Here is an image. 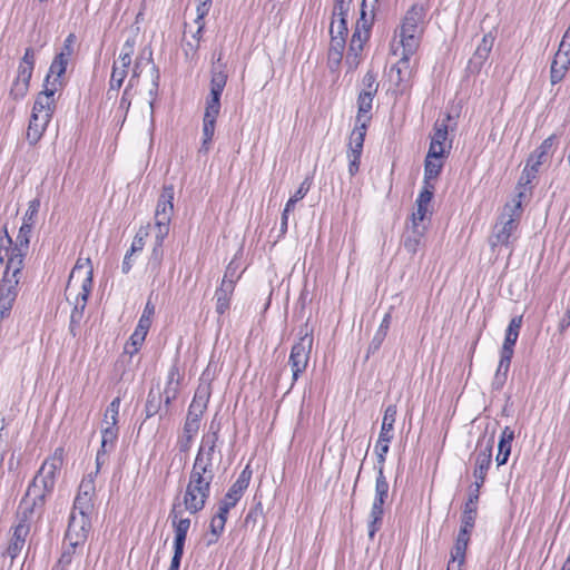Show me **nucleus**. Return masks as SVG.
I'll use <instances>...</instances> for the list:
<instances>
[{"label":"nucleus","instance_id":"72a5a7b5","mask_svg":"<svg viewBox=\"0 0 570 570\" xmlns=\"http://www.w3.org/2000/svg\"><path fill=\"white\" fill-rule=\"evenodd\" d=\"M382 503H372L371 512L368 514V538L372 540L375 533L381 529L383 523L384 509Z\"/></svg>","mask_w":570,"mask_h":570},{"label":"nucleus","instance_id":"f704fd0d","mask_svg":"<svg viewBox=\"0 0 570 570\" xmlns=\"http://www.w3.org/2000/svg\"><path fill=\"white\" fill-rule=\"evenodd\" d=\"M196 24V30L194 32H191L190 35V39H187L186 37L184 38V51H185V55L188 57H194L198 49H199V46H200V40H202V37H203V32H204V29H205V22H194Z\"/></svg>","mask_w":570,"mask_h":570},{"label":"nucleus","instance_id":"37998d69","mask_svg":"<svg viewBox=\"0 0 570 570\" xmlns=\"http://www.w3.org/2000/svg\"><path fill=\"white\" fill-rule=\"evenodd\" d=\"M94 510L92 498L88 495L77 494L73 501V508L71 512H76L78 515L90 518Z\"/></svg>","mask_w":570,"mask_h":570},{"label":"nucleus","instance_id":"603ef678","mask_svg":"<svg viewBox=\"0 0 570 570\" xmlns=\"http://www.w3.org/2000/svg\"><path fill=\"white\" fill-rule=\"evenodd\" d=\"M244 491L245 489L242 488V483H233L220 502L227 504L230 508H234L243 497Z\"/></svg>","mask_w":570,"mask_h":570},{"label":"nucleus","instance_id":"6e6552de","mask_svg":"<svg viewBox=\"0 0 570 570\" xmlns=\"http://www.w3.org/2000/svg\"><path fill=\"white\" fill-rule=\"evenodd\" d=\"M423 7L414 4L405 13L400 28L402 50L415 53L420 46V23L423 21Z\"/></svg>","mask_w":570,"mask_h":570},{"label":"nucleus","instance_id":"8fccbe9b","mask_svg":"<svg viewBox=\"0 0 570 570\" xmlns=\"http://www.w3.org/2000/svg\"><path fill=\"white\" fill-rule=\"evenodd\" d=\"M423 233L417 229V227H413L411 234L406 235L403 242L404 248L407 253L414 255L416 254Z\"/></svg>","mask_w":570,"mask_h":570},{"label":"nucleus","instance_id":"f8f14e48","mask_svg":"<svg viewBox=\"0 0 570 570\" xmlns=\"http://www.w3.org/2000/svg\"><path fill=\"white\" fill-rule=\"evenodd\" d=\"M35 63L36 52L33 48L29 47L24 50V55L19 62L17 77L13 80L9 91V95L12 99L21 100L28 94Z\"/></svg>","mask_w":570,"mask_h":570},{"label":"nucleus","instance_id":"79ce46f5","mask_svg":"<svg viewBox=\"0 0 570 570\" xmlns=\"http://www.w3.org/2000/svg\"><path fill=\"white\" fill-rule=\"evenodd\" d=\"M118 439V428L117 425L107 424L105 429L101 431V445L100 449L110 452L114 450L116 441Z\"/></svg>","mask_w":570,"mask_h":570},{"label":"nucleus","instance_id":"6ab92c4d","mask_svg":"<svg viewBox=\"0 0 570 570\" xmlns=\"http://www.w3.org/2000/svg\"><path fill=\"white\" fill-rule=\"evenodd\" d=\"M451 119L448 115L442 121L438 120L433 128V135L429 147L430 157L440 159L445 154V141L448 139V121Z\"/></svg>","mask_w":570,"mask_h":570},{"label":"nucleus","instance_id":"aec40b11","mask_svg":"<svg viewBox=\"0 0 570 570\" xmlns=\"http://www.w3.org/2000/svg\"><path fill=\"white\" fill-rule=\"evenodd\" d=\"M569 66L570 49H566V45L560 43L550 68V80L552 85L560 82L564 78Z\"/></svg>","mask_w":570,"mask_h":570},{"label":"nucleus","instance_id":"f257e3e1","mask_svg":"<svg viewBox=\"0 0 570 570\" xmlns=\"http://www.w3.org/2000/svg\"><path fill=\"white\" fill-rule=\"evenodd\" d=\"M63 448H57L48 456L28 485L27 492L20 502L23 514H36L40 518L45 511L46 500L53 492L56 480L63 464Z\"/></svg>","mask_w":570,"mask_h":570},{"label":"nucleus","instance_id":"774afa93","mask_svg":"<svg viewBox=\"0 0 570 570\" xmlns=\"http://www.w3.org/2000/svg\"><path fill=\"white\" fill-rule=\"evenodd\" d=\"M77 494L88 495L89 498H94L95 482H94L92 474H89L88 478H86L81 481Z\"/></svg>","mask_w":570,"mask_h":570},{"label":"nucleus","instance_id":"de8ad7c7","mask_svg":"<svg viewBox=\"0 0 570 570\" xmlns=\"http://www.w3.org/2000/svg\"><path fill=\"white\" fill-rule=\"evenodd\" d=\"M135 45H136V37H129L125 43L122 45L119 60L117 61L118 65L122 66L124 68H129L131 65V57L135 52Z\"/></svg>","mask_w":570,"mask_h":570},{"label":"nucleus","instance_id":"9d476101","mask_svg":"<svg viewBox=\"0 0 570 570\" xmlns=\"http://www.w3.org/2000/svg\"><path fill=\"white\" fill-rule=\"evenodd\" d=\"M169 519L175 532L174 538V554L168 570H179L181 558L184 554L185 542L187 533L190 528V519L181 517L180 503L174 502L169 512Z\"/></svg>","mask_w":570,"mask_h":570},{"label":"nucleus","instance_id":"052dcab7","mask_svg":"<svg viewBox=\"0 0 570 570\" xmlns=\"http://www.w3.org/2000/svg\"><path fill=\"white\" fill-rule=\"evenodd\" d=\"M434 189H435L434 184L429 183V181H423V188L420 191V194L415 200V204L429 206L433 198Z\"/></svg>","mask_w":570,"mask_h":570},{"label":"nucleus","instance_id":"338daca9","mask_svg":"<svg viewBox=\"0 0 570 570\" xmlns=\"http://www.w3.org/2000/svg\"><path fill=\"white\" fill-rule=\"evenodd\" d=\"M352 0H334L333 18L344 17L347 18Z\"/></svg>","mask_w":570,"mask_h":570},{"label":"nucleus","instance_id":"6e6d98bb","mask_svg":"<svg viewBox=\"0 0 570 570\" xmlns=\"http://www.w3.org/2000/svg\"><path fill=\"white\" fill-rule=\"evenodd\" d=\"M363 89L360 92L375 96L379 90V82L376 81V75L368 70L362 79Z\"/></svg>","mask_w":570,"mask_h":570},{"label":"nucleus","instance_id":"bb28decb","mask_svg":"<svg viewBox=\"0 0 570 570\" xmlns=\"http://www.w3.org/2000/svg\"><path fill=\"white\" fill-rule=\"evenodd\" d=\"M470 538L471 532H468L465 530L459 531L453 549L451 551V560L449 562L450 566L451 563L458 561V567L459 569H461V567L464 564Z\"/></svg>","mask_w":570,"mask_h":570},{"label":"nucleus","instance_id":"412c9836","mask_svg":"<svg viewBox=\"0 0 570 570\" xmlns=\"http://www.w3.org/2000/svg\"><path fill=\"white\" fill-rule=\"evenodd\" d=\"M493 443H494V435L488 440V443L484 449H481L478 451L475 456V464L473 470V476L476 480H484L487 479L488 471L492 463V450H493Z\"/></svg>","mask_w":570,"mask_h":570},{"label":"nucleus","instance_id":"dca6fc26","mask_svg":"<svg viewBox=\"0 0 570 570\" xmlns=\"http://www.w3.org/2000/svg\"><path fill=\"white\" fill-rule=\"evenodd\" d=\"M413 55L414 53H407L402 50V57L389 70L387 76L390 82L401 91L410 86V81L413 76V68L410 63V58Z\"/></svg>","mask_w":570,"mask_h":570},{"label":"nucleus","instance_id":"473e14b6","mask_svg":"<svg viewBox=\"0 0 570 570\" xmlns=\"http://www.w3.org/2000/svg\"><path fill=\"white\" fill-rule=\"evenodd\" d=\"M513 352L508 350H501L500 352V361L494 375V384H498V386H502L507 381Z\"/></svg>","mask_w":570,"mask_h":570},{"label":"nucleus","instance_id":"a211bd4d","mask_svg":"<svg viewBox=\"0 0 570 570\" xmlns=\"http://www.w3.org/2000/svg\"><path fill=\"white\" fill-rule=\"evenodd\" d=\"M33 515L35 514H29L26 518L23 514V511L21 512V519H20L19 523L13 529V534H12V538H11L10 543L7 549V553H8V556H10L11 559L17 558L18 554L21 552V550L24 546V542H26V538L28 537V534L30 532V524L28 521Z\"/></svg>","mask_w":570,"mask_h":570},{"label":"nucleus","instance_id":"c756f323","mask_svg":"<svg viewBox=\"0 0 570 570\" xmlns=\"http://www.w3.org/2000/svg\"><path fill=\"white\" fill-rule=\"evenodd\" d=\"M70 62V59L63 58L59 55H56L51 65L49 67V71L46 76V79L50 82H58L57 87H63L62 76L65 75L67 67Z\"/></svg>","mask_w":570,"mask_h":570},{"label":"nucleus","instance_id":"c03bdc74","mask_svg":"<svg viewBox=\"0 0 570 570\" xmlns=\"http://www.w3.org/2000/svg\"><path fill=\"white\" fill-rule=\"evenodd\" d=\"M366 131L367 127H364V125H355L354 129L350 135L348 148L352 150H358L360 153H363Z\"/></svg>","mask_w":570,"mask_h":570},{"label":"nucleus","instance_id":"f03ea898","mask_svg":"<svg viewBox=\"0 0 570 570\" xmlns=\"http://www.w3.org/2000/svg\"><path fill=\"white\" fill-rule=\"evenodd\" d=\"M220 463L196 454L184 494V505L190 514H196L205 508Z\"/></svg>","mask_w":570,"mask_h":570},{"label":"nucleus","instance_id":"09e8293b","mask_svg":"<svg viewBox=\"0 0 570 570\" xmlns=\"http://www.w3.org/2000/svg\"><path fill=\"white\" fill-rule=\"evenodd\" d=\"M209 400V392L206 389H198L194 395V399L188 409L194 412H198L199 414H204L207 409V403Z\"/></svg>","mask_w":570,"mask_h":570},{"label":"nucleus","instance_id":"cd10ccee","mask_svg":"<svg viewBox=\"0 0 570 570\" xmlns=\"http://www.w3.org/2000/svg\"><path fill=\"white\" fill-rule=\"evenodd\" d=\"M375 96L360 92L357 97V114L355 117V125H364L368 127L372 119L371 110L373 106V99Z\"/></svg>","mask_w":570,"mask_h":570},{"label":"nucleus","instance_id":"49530a36","mask_svg":"<svg viewBox=\"0 0 570 570\" xmlns=\"http://www.w3.org/2000/svg\"><path fill=\"white\" fill-rule=\"evenodd\" d=\"M389 488L384 472L380 469V474L376 475L375 480V497L373 502L384 504L389 495Z\"/></svg>","mask_w":570,"mask_h":570},{"label":"nucleus","instance_id":"9b49d317","mask_svg":"<svg viewBox=\"0 0 570 570\" xmlns=\"http://www.w3.org/2000/svg\"><path fill=\"white\" fill-rule=\"evenodd\" d=\"M299 334L301 336L298 341L292 346L288 357V365L292 370L293 383L296 382L298 377L306 371L314 342L312 332L308 333L307 331L303 332V330H301Z\"/></svg>","mask_w":570,"mask_h":570},{"label":"nucleus","instance_id":"393cba45","mask_svg":"<svg viewBox=\"0 0 570 570\" xmlns=\"http://www.w3.org/2000/svg\"><path fill=\"white\" fill-rule=\"evenodd\" d=\"M145 413L146 419H150L158 413L160 417L168 414L165 413V395L159 387L149 390L145 404Z\"/></svg>","mask_w":570,"mask_h":570},{"label":"nucleus","instance_id":"423d86ee","mask_svg":"<svg viewBox=\"0 0 570 570\" xmlns=\"http://www.w3.org/2000/svg\"><path fill=\"white\" fill-rule=\"evenodd\" d=\"M2 264H4V272L0 279V318L6 320L10 316L18 297L24 264L14 261H4Z\"/></svg>","mask_w":570,"mask_h":570},{"label":"nucleus","instance_id":"b1692460","mask_svg":"<svg viewBox=\"0 0 570 570\" xmlns=\"http://www.w3.org/2000/svg\"><path fill=\"white\" fill-rule=\"evenodd\" d=\"M180 385V374L179 368L176 363H174L168 370L167 381L165 389L163 391L165 395V413H169L170 403L177 399L179 393Z\"/></svg>","mask_w":570,"mask_h":570},{"label":"nucleus","instance_id":"3c124183","mask_svg":"<svg viewBox=\"0 0 570 570\" xmlns=\"http://www.w3.org/2000/svg\"><path fill=\"white\" fill-rule=\"evenodd\" d=\"M77 548L78 547H73L71 542H68V546L63 548L60 558L58 559L57 563L52 567L51 570H67V568L72 561Z\"/></svg>","mask_w":570,"mask_h":570},{"label":"nucleus","instance_id":"4468645a","mask_svg":"<svg viewBox=\"0 0 570 570\" xmlns=\"http://www.w3.org/2000/svg\"><path fill=\"white\" fill-rule=\"evenodd\" d=\"M219 424L214 421L210 423L209 429L203 434L197 453L204 458L212 459L218 463L223 461V453L219 446Z\"/></svg>","mask_w":570,"mask_h":570},{"label":"nucleus","instance_id":"2f4dec72","mask_svg":"<svg viewBox=\"0 0 570 570\" xmlns=\"http://www.w3.org/2000/svg\"><path fill=\"white\" fill-rule=\"evenodd\" d=\"M522 326V316L511 318L505 331V337L501 350L514 351L513 347L518 341L519 332Z\"/></svg>","mask_w":570,"mask_h":570},{"label":"nucleus","instance_id":"1a4fd4ad","mask_svg":"<svg viewBox=\"0 0 570 570\" xmlns=\"http://www.w3.org/2000/svg\"><path fill=\"white\" fill-rule=\"evenodd\" d=\"M222 53L217 61L213 63L210 70V92L206 99V108L204 116L217 118L220 112V97L227 83L226 65L220 62Z\"/></svg>","mask_w":570,"mask_h":570},{"label":"nucleus","instance_id":"2eb2a0df","mask_svg":"<svg viewBox=\"0 0 570 570\" xmlns=\"http://www.w3.org/2000/svg\"><path fill=\"white\" fill-rule=\"evenodd\" d=\"M151 65V88L149 89V96L151 99L149 100V106L151 110V115L154 114V104L157 97L158 88H159V80H160V73L159 69L156 67V65L153 62L151 52H149V57L144 58L142 56L138 57L135 61L132 73L128 82V87H134L138 82V79L141 75V67L142 65Z\"/></svg>","mask_w":570,"mask_h":570},{"label":"nucleus","instance_id":"e433bc0d","mask_svg":"<svg viewBox=\"0 0 570 570\" xmlns=\"http://www.w3.org/2000/svg\"><path fill=\"white\" fill-rule=\"evenodd\" d=\"M374 20H375L374 6H372L371 9L367 11V4L362 3L360 18L357 19L354 29L371 33L372 27L374 24Z\"/></svg>","mask_w":570,"mask_h":570},{"label":"nucleus","instance_id":"c9c22d12","mask_svg":"<svg viewBox=\"0 0 570 570\" xmlns=\"http://www.w3.org/2000/svg\"><path fill=\"white\" fill-rule=\"evenodd\" d=\"M397 407L395 404H390L383 415L380 436L393 439L394 423L396 419Z\"/></svg>","mask_w":570,"mask_h":570},{"label":"nucleus","instance_id":"5701e85b","mask_svg":"<svg viewBox=\"0 0 570 570\" xmlns=\"http://www.w3.org/2000/svg\"><path fill=\"white\" fill-rule=\"evenodd\" d=\"M234 292V285L227 283V281L220 282L219 286L215 289V312L218 316H224L229 311Z\"/></svg>","mask_w":570,"mask_h":570},{"label":"nucleus","instance_id":"20e7f679","mask_svg":"<svg viewBox=\"0 0 570 570\" xmlns=\"http://www.w3.org/2000/svg\"><path fill=\"white\" fill-rule=\"evenodd\" d=\"M523 191H519L511 203H507L498 217L489 237V245L492 250L499 246L510 247L518 238L517 232L523 213Z\"/></svg>","mask_w":570,"mask_h":570},{"label":"nucleus","instance_id":"4c0bfd02","mask_svg":"<svg viewBox=\"0 0 570 570\" xmlns=\"http://www.w3.org/2000/svg\"><path fill=\"white\" fill-rule=\"evenodd\" d=\"M198 431V428L183 426V432L178 435L176 444L180 453L187 454L189 452Z\"/></svg>","mask_w":570,"mask_h":570},{"label":"nucleus","instance_id":"4be33fe9","mask_svg":"<svg viewBox=\"0 0 570 570\" xmlns=\"http://www.w3.org/2000/svg\"><path fill=\"white\" fill-rule=\"evenodd\" d=\"M494 43L492 33L483 36L481 42L478 45L473 56L469 60V68L471 71H480L484 62L488 60L489 55Z\"/></svg>","mask_w":570,"mask_h":570},{"label":"nucleus","instance_id":"4d7b16f0","mask_svg":"<svg viewBox=\"0 0 570 570\" xmlns=\"http://www.w3.org/2000/svg\"><path fill=\"white\" fill-rule=\"evenodd\" d=\"M147 333L136 327L135 332L131 334L129 342L126 345V351L130 354L138 352L140 346L142 345Z\"/></svg>","mask_w":570,"mask_h":570},{"label":"nucleus","instance_id":"39448f33","mask_svg":"<svg viewBox=\"0 0 570 570\" xmlns=\"http://www.w3.org/2000/svg\"><path fill=\"white\" fill-rule=\"evenodd\" d=\"M78 282H80V292H78L76 295L75 307L70 314L69 325V331L73 336H76L77 326L82 318L83 309L87 305V301L92 288V266L89 258H87L85 262L78 259L73 266L66 287L68 295L71 294L72 288L77 285Z\"/></svg>","mask_w":570,"mask_h":570},{"label":"nucleus","instance_id":"58836bf2","mask_svg":"<svg viewBox=\"0 0 570 570\" xmlns=\"http://www.w3.org/2000/svg\"><path fill=\"white\" fill-rule=\"evenodd\" d=\"M443 168V161L436 159L435 157H430V153H428L424 160V179L423 181L432 183L433 179H436L441 174Z\"/></svg>","mask_w":570,"mask_h":570},{"label":"nucleus","instance_id":"13d9d810","mask_svg":"<svg viewBox=\"0 0 570 570\" xmlns=\"http://www.w3.org/2000/svg\"><path fill=\"white\" fill-rule=\"evenodd\" d=\"M120 407V397H115L110 404L108 405L105 413V422L106 424L117 425L118 423V414Z\"/></svg>","mask_w":570,"mask_h":570},{"label":"nucleus","instance_id":"bf43d9fd","mask_svg":"<svg viewBox=\"0 0 570 570\" xmlns=\"http://www.w3.org/2000/svg\"><path fill=\"white\" fill-rule=\"evenodd\" d=\"M539 171V167L532 165V163L527 161L524 169L520 176L518 186L525 187L529 185L535 177Z\"/></svg>","mask_w":570,"mask_h":570},{"label":"nucleus","instance_id":"e2e57ef3","mask_svg":"<svg viewBox=\"0 0 570 570\" xmlns=\"http://www.w3.org/2000/svg\"><path fill=\"white\" fill-rule=\"evenodd\" d=\"M39 208L40 200L38 198L30 200L22 224H30L31 226H35Z\"/></svg>","mask_w":570,"mask_h":570},{"label":"nucleus","instance_id":"ea45409f","mask_svg":"<svg viewBox=\"0 0 570 570\" xmlns=\"http://www.w3.org/2000/svg\"><path fill=\"white\" fill-rule=\"evenodd\" d=\"M217 118L204 116L203 118V139L200 151L207 153L214 137Z\"/></svg>","mask_w":570,"mask_h":570},{"label":"nucleus","instance_id":"864d4df0","mask_svg":"<svg viewBox=\"0 0 570 570\" xmlns=\"http://www.w3.org/2000/svg\"><path fill=\"white\" fill-rule=\"evenodd\" d=\"M163 258H164V248L153 247V250L148 258L147 269L151 274L158 275L160 272Z\"/></svg>","mask_w":570,"mask_h":570},{"label":"nucleus","instance_id":"7c9ffc66","mask_svg":"<svg viewBox=\"0 0 570 570\" xmlns=\"http://www.w3.org/2000/svg\"><path fill=\"white\" fill-rule=\"evenodd\" d=\"M556 139V135H551L548 138H546L540 144V146L533 153L530 154L527 161L532 163V165L540 168V166L547 161Z\"/></svg>","mask_w":570,"mask_h":570},{"label":"nucleus","instance_id":"a19ab883","mask_svg":"<svg viewBox=\"0 0 570 570\" xmlns=\"http://www.w3.org/2000/svg\"><path fill=\"white\" fill-rule=\"evenodd\" d=\"M363 50L364 46L362 45H348L347 53L345 57V63L350 71H354L357 69L360 63L363 60Z\"/></svg>","mask_w":570,"mask_h":570},{"label":"nucleus","instance_id":"a878e982","mask_svg":"<svg viewBox=\"0 0 570 570\" xmlns=\"http://www.w3.org/2000/svg\"><path fill=\"white\" fill-rule=\"evenodd\" d=\"M514 438V430L510 426H505L502 430L498 444V454L495 458L498 466L504 465L508 462Z\"/></svg>","mask_w":570,"mask_h":570},{"label":"nucleus","instance_id":"c85d7f7f","mask_svg":"<svg viewBox=\"0 0 570 570\" xmlns=\"http://www.w3.org/2000/svg\"><path fill=\"white\" fill-rule=\"evenodd\" d=\"M346 39L342 37H331L330 48L327 52V65L331 70H335L343 59Z\"/></svg>","mask_w":570,"mask_h":570},{"label":"nucleus","instance_id":"5fc2aeb1","mask_svg":"<svg viewBox=\"0 0 570 570\" xmlns=\"http://www.w3.org/2000/svg\"><path fill=\"white\" fill-rule=\"evenodd\" d=\"M348 33L347 19L344 17L332 18L330 36L342 37L346 39Z\"/></svg>","mask_w":570,"mask_h":570},{"label":"nucleus","instance_id":"a18cd8bd","mask_svg":"<svg viewBox=\"0 0 570 570\" xmlns=\"http://www.w3.org/2000/svg\"><path fill=\"white\" fill-rule=\"evenodd\" d=\"M127 75L128 68H124L122 66L118 65L117 61H115L109 81V91H118L121 88Z\"/></svg>","mask_w":570,"mask_h":570},{"label":"nucleus","instance_id":"ddd939ff","mask_svg":"<svg viewBox=\"0 0 570 570\" xmlns=\"http://www.w3.org/2000/svg\"><path fill=\"white\" fill-rule=\"evenodd\" d=\"M90 530V518L78 515L76 512H71L67 531L65 533V541L71 542L73 547L83 546L88 539Z\"/></svg>","mask_w":570,"mask_h":570},{"label":"nucleus","instance_id":"680f3d73","mask_svg":"<svg viewBox=\"0 0 570 570\" xmlns=\"http://www.w3.org/2000/svg\"><path fill=\"white\" fill-rule=\"evenodd\" d=\"M225 524H226V522L220 520V518H215V517L212 518L210 524H209L212 539L208 540V542H207L208 546L215 543L218 540L220 534L224 532Z\"/></svg>","mask_w":570,"mask_h":570},{"label":"nucleus","instance_id":"7ed1b4c3","mask_svg":"<svg viewBox=\"0 0 570 570\" xmlns=\"http://www.w3.org/2000/svg\"><path fill=\"white\" fill-rule=\"evenodd\" d=\"M57 85V81L50 82L45 79L43 89L36 97L27 129V139L30 145H36L41 139L51 121L56 110L55 95L60 89Z\"/></svg>","mask_w":570,"mask_h":570},{"label":"nucleus","instance_id":"f3484780","mask_svg":"<svg viewBox=\"0 0 570 570\" xmlns=\"http://www.w3.org/2000/svg\"><path fill=\"white\" fill-rule=\"evenodd\" d=\"M174 186L164 185L156 206L155 223L170 225L174 214Z\"/></svg>","mask_w":570,"mask_h":570},{"label":"nucleus","instance_id":"0eeeda50","mask_svg":"<svg viewBox=\"0 0 570 570\" xmlns=\"http://www.w3.org/2000/svg\"><path fill=\"white\" fill-rule=\"evenodd\" d=\"M33 226L30 224H22L19 228L16 240L13 242L8 233L7 227L2 228L0 234V263L4 261L17 262L24 264V258L29 250L30 236Z\"/></svg>","mask_w":570,"mask_h":570},{"label":"nucleus","instance_id":"0e129e2a","mask_svg":"<svg viewBox=\"0 0 570 570\" xmlns=\"http://www.w3.org/2000/svg\"><path fill=\"white\" fill-rule=\"evenodd\" d=\"M362 153L358 150L347 149V159H348V174L351 176H355L360 170Z\"/></svg>","mask_w":570,"mask_h":570},{"label":"nucleus","instance_id":"69168bd1","mask_svg":"<svg viewBox=\"0 0 570 570\" xmlns=\"http://www.w3.org/2000/svg\"><path fill=\"white\" fill-rule=\"evenodd\" d=\"M169 226L166 224H157L155 223V242L154 247L164 248V240L168 236L169 233Z\"/></svg>","mask_w":570,"mask_h":570}]
</instances>
